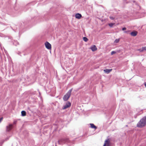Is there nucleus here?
<instances>
[{
	"label": "nucleus",
	"mask_w": 146,
	"mask_h": 146,
	"mask_svg": "<svg viewBox=\"0 0 146 146\" xmlns=\"http://www.w3.org/2000/svg\"><path fill=\"white\" fill-rule=\"evenodd\" d=\"M143 117L138 122L137 125V126L138 127L142 128L146 125V120Z\"/></svg>",
	"instance_id": "1"
},
{
	"label": "nucleus",
	"mask_w": 146,
	"mask_h": 146,
	"mask_svg": "<svg viewBox=\"0 0 146 146\" xmlns=\"http://www.w3.org/2000/svg\"><path fill=\"white\" fill-rule=\"evenodd\" d=\"M72 89L70 90L67 92L66 95H65L63 98V99L64 101H67L70 98L71 94L72 91Z\"/></svg>",
	"instance_id": "2"
},
{
	"label": "nucleus",
	"mask_w": 146,
	"mask_h": 146,
	"mask_svg": "<svg viewBox=\"0 0 146 146\" xmlns=\"http://www.w3.org/2000/svg\"><path fill=\"white\" fill-rule=\"evenodd\" d=\"M71 106V103L70 102L68 101L66 102V104L65 105L63 106L62 109L63 110H65L69 108Z\"/></svg>",
	"instance_id": "3"
},
{
	"label": "nucleus",
	"mask_w": 146,
	"mask_h": 146,
	"mask_svg": "<svg viewBox=\"0 0 146 146\" xmlns=\"http://www.w3.org/2000/svg\"><path fill=\"white\" fill-rule=\"evenodd\" d=\"M67 141V139H62L58 140V144L62 145L65 143Z\"/></svg>",
	"instance_id": "4"
},
{
	"label": "nucleus",
	"mask_w": 146,
	"mask_h": 146,
	"mask_svg": "<svg viewBox=\"0 0 146 146\" xmlns=\"http://www.w3.org/2000/svg\"><path fill=\"white\" fill-rule=\"evenodd\" d=\"M46 48L48 49H51V44L48 42H46L45 43Z\"/></svg>",
	"instance_id": "5"
},
{
	"label": "nucleus",
	"mask_w": 146,
	"mask_h": 146,
	"mask_svg": "<svg viewBox=\"0 0 146 146\" xmlns=\"http://www.w3.org/2000/svg\"><path fill=\"white\" fill-rule=\"evenodd\" d=\"M13 125L12 124H9L8 126H6V130L7 131H10L12 129Z\"/></svg>",
	"instance_id": "6"
},
{
	"label": "nucleus",
	"mask_w": 146,
	"mask_h": 146,
	"mask_svg": "<svg viewBox=\"0 0 146 146\" xmlns=\"http://www.w3.org/2000/svg\"><path fill=\"white\" fill-rule=\"evenodd\" d=\"M109 141L108 140H106L105 141L103 146H109Z\"/></svg>",
	"instance_id": "7"
},
{
	"label": "nucleus",
	"mask_w": 146,
	"mask_h": 146,
	"mask_svg": "<svg viewBox=\"0 0 146 146\" xmlns=\"http://www.w3.org/2000/svg\"><path fill=\"white\" fill-rule=\"evenodd\" d=\"M90 48L93 51H95L97 50V48L95 45H93Z\"/></svg>",
	"instance_id": "8"
},
{
	"label": "nucleus",
	"mask_w": 146,
	"mask_h": 146,
	"mask_svg": "<svg viewBox=\"0 0 146 146\" xmlns=\"http://www.w3.org/2000/svg\"><path fill=\"white\" fill-rule=\"evenodd\" d=\"M137 34V32L136 31H133L130 33L131 35L133 36H136Z\"/></svg>",
	"instance_id": "9"
},
{
	"label": "nucleus",
	"mask_w": 146,
	"mask_h": 146,
	"mask_svg": "<svg viewBox=\"0 0 146 146\" xmlns=\"http://www.w3.org/2000/svg\"><path fill=\"white\" fill-rule=\"evenodd\" d=\"M82 17V15L79 13H77L75 15V17L76 18L80 19Z\"/></svg>",
	"instance_id": "10"
},
{
	"label": "nucleus",
	"mask_w": 146,
	"mask_h": 146,
	"mask_svg": "<svg viewBox=\"0 0 146 146\" xmlns=\"http://www.w3.org/2000/svg\"><path fill=\"white\" fill-rule=\"evenodd\" d=\"M112 70V69H104V71L105 72L108 74L110 72H111V71Z\"/></svg>",
	"instance_id": "11"
},
{
	"label": "nucleus",
	"mask_w": 146,
	"mask_h": 146,
	"mask_svg": "<svg viewBox=\"0 0 146 146\" xmlns=\"http://www.w3.org/2000/svg\"><path fill=\"white\" fill-rule=\"evenodd\" d=\"M90 127L92 128H94L95 129L97 128V127L95 126L93 123H90Z\"/></svg>",
	"instance_id": "12"
},
{
	"label": "nucleus",
	"mask_w": 146,
	"mask_h": 146,
	"mask_svg": "<svg viewBox=\"0 0 146 146\" xmlns=\"http://www.w3.org/2000/svg\"><path fill=\"white\" fill-rule=\"evenodd\" d=\"M21 115L23 116H24L26 115V112L25 111H22L21 112Z\"/></svg>",
	"instance_id": "13"
},
{
	"label": "nucleus",
	"mask_w": 146,
	"mask_h": 146,
	"mask_svg": "<svg viewBox=\"0 0 146 146\" xmlns=\"http://www.w3.org/2000/svg\"><path fill=\"white\" fill-rule=\"evenodd\" d=\"M139 50H141V51L144 50H146V47H143L142 49H139Z\"/></svg>",
	"instance_id": "14"
},
{
	"label": "nucleus",
	"mask_w": 146,
	"mask_h": 146,
	"mask_svg": "<svg viewBox=\"0 0 146 146\" xmlns=\"http://www.w3.org/2000/svg\"><path fill=\"white\" fill-rule=\"evenodd\" d=\"M83 40L86 42L88 40V39L86 37H84L83 38Z\"/></svg>",
	"instance_id": "15"
},
{
	"label": "nucleus",
	"mask_w": 146,
	"mask_h": 146,
	"mask_svg": "<svg viewBox=\"0 0 146 146\" xmlns=\"http://www.w3.org/2000/svg\"><path fill=\"white\" fill-rule=\"evenodd\" d=\"M114 24V23H110L109 24V25L110 27H112L113 26Z\"/></svg>",
	"instance_id": "16"
},
{
	"label": "nucleus",
	"mask_w": 146,
	"mask_h": 146,
	"mask_svg": "<svg viewBox=\"0 0 146 146\" xmlns=\"http://www.w3.org/2000/svg\"><path fill=\"white\" fill-rule=\"evenodd\" d=\"M119 41V39H116L114 41V42L115 43H118Z\"/></svg>",
	"instance_id": "17"
},
{
	"label": "nucleus",
	"mask_w": 146,
	"mask_h": 146,
	"mask_svg": "<svg viewBox=\"0 0 146 146\" xmlns=\"http://www.w3.org/2000/svg\"><path fill=\"white\" fill-rule=\"evenodd\" d=\"M116 53V52L115 51H112L111 52V55H113V54H115V53Z\"/></svg>",
	"instance_id": "18"
},
{
	"label": "nucleus",
	"mask_w": 146,
	"mask_h": 146,
	"mask_svg": "<svg viewBox=\"0 0 146 146\" xmlns=\"http://www.w3.org/2000/svg\"><path fill=\"white\" fill-rule=\"evenodd\" d=\"M17 123V121L16 120H14L13 122V124L14 125H15Z\"/></svg>",
	"instance_id": "19"
},
{
	"label": "nucleus",
	"mask_w": 146,
	"mask_h": 146,
	"mask_svg": "<svg viewBox=\"0 0 146 146\" xmlns=\"http://www.w3.org/2000/svg\"><path fill=\"white\" fill-rule=\"evenodd\" d=\"M110 19H112V20H113L114 19V17H113L110 16Z\"/></svg>",
	"instance_id": "20"
},
{
	"label": "nucleus",
	"mask_w": 146,
	"mask_h": 146,
	"mask_svg": "<svg viewBox=\"0 0 146 146\" xmlns=\"http://www.w3.org/2000/svg\"><path fill=\"white\" fill-rule=\"evenodd\" d=\"M126 29V28L125 27L123 28L122 29V30L124 31Z\"/></svg>",
	"instance_id": "21"
},
{
	"label": "nucleus",
	"mask_w": 146,
	"mask_h": 146,
	"mask_svg": "<svg viewBox=\"0 0 146 146\" xmlns=\"http://www.w3.org/2000/svg\"><path fill=\"white\" fill-rule=\"evenodd\" d=\"M3 118L2 117L0 118V123L1 122L3 119Z\"/></svg>",
	"instance_id": "22"
},
{
	"label": "nucleus",
	"mask_w": 146,
	"mask_h": 146,
	"mask_svg": "<svg viewBox=\"0 0 146 146\" xmlns=\"http://www.w3.org/2000/svg\"><path fill=\"white\" fill-rule=\"evenodd\" d=\"M133 1V3H135V4L136 5H137V4L136 3H135V1Z\"/></svg>",
	"instance_id": "23"
},
{
	"label": "nucleus",
	"mask_w": 146,
	"mask_h": 146,
	"mask_svg": "<svg viewBox=\"0 0 146 146\" xmlns=\"http://www.w3.org/2000/svg\"><path fill=\"white\" fill-rule=\"evenodd\" d=\"M144 85L145 87L146 88V82L144 83Z\"/></svg>",
	"instance_id": "24"
},
{
	"label": "nucleus",
	"mask_w": 146,
	"mask_h": 146,
	"mask_svg": "<svg viewBox=\"0 0 146 146\" xmlns=\"http://www.w3.org/2000/svg\"><path fill=\"white\" fill-rule=\"evenodd\" d=\"M55 146H57L56 145H55Z\"/></svg>",
	"instance_id": "25"
}]
</instances>
